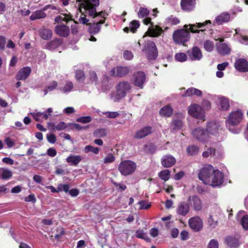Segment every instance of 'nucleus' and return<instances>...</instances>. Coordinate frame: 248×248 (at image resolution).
<instances>
[{"label": "nucleus", "mask_w": 248, "mask_h": 248, "mask_svg": "<svg viewBox=\"0 0 248 248\" xmlns=\"http://www.w3.org/2000/svg\"><path fill=\"white\" fill-rule=\"evenodd\" d=\"M211 21L210 20L205 21L203 23H196L194 24H189L184 25V29L177 30L174 31L172 35L174 42L177 44H184L188 41L190 38L189 31L187 27H189V31L192 33H199L201 31H204V30H198V28H202L208 24H211Z\"/></svg>", "instance_id": "obj_1"}, {"label": "nucleus", "mask_w": 248, "mask_h": 248, "mask_svg": "<svg viewBox=\"0 0 248 248\" xmlns=\"http://www.w3.org/2000/svg\"><path fill=\"white\" fill-rule=\"evenodd\" d=\"M99 5V0H86L83 3V8L86 11V14L91 17H101L106 18L108 14L105 11L97 13L96 8Z\"/></svg>", "instance_id": "obj_2"}, {"label": "nucleus", "mask_w": 248, "mask_h": 248, "mask_svg": "<svg viewBox=\"0 0 248 248\" xmlns=\"http://www.w3.org/2000/svg\"><path fill=\"white\" fill-rule=\"evenodd\" d=\"M243 114L241 110L238 109L230 113L226 120V126L229 130L233 133H238L235 129H232L230 126L238 124L242 120Z\"/></svg>", "instance_id": "obj_3"}, {"label": "nucleus", "mask_w": 248, "mask_h": 248, "mask_svg": "<svg viewBox=\"0 0 248 248\" xmlns=\"http://www.w3.org/2000/svg\"><path fill=\"white\" fill-rule=\"evenodd\" d=\"M137 168L136 163L130 160H125L120 162L118 170L123 176H127L133 173Z\"/></svg>", "instance_id": "obj_4"}, {"label": "nucleus", "mask_w": 248, "mask_h": 248, "mask_svg": "<svg viewBox=\"0 0 248 248\" xmlns=\"http://www.w3.org/2000/svg\"><path fill=\"white\" fill-rule=\"evenodd\" d=\"M116 92L114 97V101H118L125 96L131 90L130 83L125 81L119 82L116 86Z\"/></svg>", "instance_id": "obj_5"}, {"label": "nucleus", "mask_w": 248, "mask_h": 248, "mask_svg": "<svg viewBox=\"0 0 248 248\" xmlns=\"http://www.w3.org/2000/svg\"><path fill=\"white\" fill-rule=\"evenodd\" d=\"M214 168L211 165L205 164L199 170L198 178L204 184L207 185L209 182L210 178L214 173Z\"/></svg>", "instance_id": "obj_6"}, {"label": "nucleus", "mask_w": 248, "mask_h": 248, "mask_svg": "<svg viewBox=\"0 0 248 248\" xmlns=\"http://www.w3.org/2000/svg\"><path fill=\"white\" fill-rule=\"evenodd\" d=\"M142 51L149 60H155L158 56V51L155 43L151 41L145 42Z\"/></svg>", "instance_id": "obj_7"}, {"label": "nucleus", "mask_w": 248, "mask_h": 248, "mask_svg": "<svg viewBox=\"0 0 248 248\" xmlns=\"http://www.w3.org/2000/svg\"><path fill=\"white\" fill-rule=\"evenodd\" d=\"M224 174L218 170H214V173H212L210 178L209 182L207 185H210L212 187L220 186L224 181Z\"/></svg>", "instance_id": "obj_8"}, {"label": "nucleus", "mask_w": 248, "mask_h": 248, "mask_svg": "<svg viewBox=\"0 0 248 248\" xmlns=\"http://www.w3.org/2000/svg\"><path fill=\"white\" fill-rule=\"evenodd\" d=\"M192 134L195 139L203 143L209 141L210 138L207 129L205 130L204 129L200 127L194 129L192 132Z\"/></svg>", "instance_id": "obj_9"}, {"label": "nucleus", "mask_w": 248, "mask_h": 248, "mask_svg": "<svg viewBox=\"0 0 248 248\" xmlns=\"http://www.w3.org/2000/svg\"><path fill=\"white\" fill-rule=\"evenodd\" d=\"M188 113L193 117L199 119H203L204 112L201 106L197 104L190 105L188 109Z\"/></svg>", "instance_id": "obj_10"}, {"label": "nucleus", "mask_w": 248, "mask_h": 248, "mask_svg": "<svg viewBox=\"0 0 248 248\" xmlns=\"http://www.w3.org/2000/svg\"><path fill=\"white\" fill-rule=\"evenodd\" d=\"M188 224L190 228L195 232H198L202 228V221L198 216L190 218Z\"/></svg>", "instance_id": "obj_11"}, {"label": "nucleus", "mask_w": 248, "mask_h": 248, "mask_svg": "<svg viewBox=\"0 0 248 248\" xmlns=\"http://www.w3.org/2000/svg\"><path fill=\"white\" fill-rule=\"evenodd\" d=\"M188 201L196 211H201L202 209V203L201 199L196 195L190 196L188 198Z\"/></svg>", "instance_id": "obj_12"}, {"label": "nucleus", "mask_w": 248, "mask_h": 248, "mask_svg": "<svg viewBox=\"0 0 248 248\" xmlns=\"http://www.w3.org/2000/svg\"><path fill=\"white\" fill-rule=\"evenodd\" d=\"M176 211L178 216L185 217L190 211L189 204L185 202H180L176 208Z\"/></svg>", "instance_id": "obj_13"}, {"label": "nucleus", "mask_w": 248, "mask_h": 248, "mask_svg": "<svg viewBox=\"0 0 248 248\" xmlns=\"http://www.w3.org/2000/svg\"><path fill=\"white\" fill-rule=\"evenodd\" d=\"M52 108H50L47 109L46 112H32L30 114L33 117L34 119L37 122L41 121L42 119L47 120L49 115L52 112Z\"/></svg>", "instance_id": "obj_14"}, {"label": "nucleus", "mask_w": 248, "mask_h": 248, "mask_svg": "<svg viewBox=\"0 0 248 248\" xmlns=\"http://www.w3.org/2000/svg\"><path fill=\"white\" fill-rule=\"evenodd\" d=\"M220 42L216 44V48L218 53L221 55H226L230 53L231 48L226 43H223V39L219 40Z\"/></svg>", "instance_id": "obj_15"}, {"label": "nucleus", "mask_w": 248, "mask_h": 248, "mask_svg": "<svg viewBox=\"0 0 248 248\" xmlns=\"http://www.w3.org/2000/svg\"><path fill=\"white\" fill-rule=\"evenodd\" d=\"M146 76L143 72L139 71L134 75L133 81L135 86L140 88L143 87V85L145 81Z\"/></svg>", "instance_id": "obj_16"}, {"label": "nucleus", "mask_w": 248, "mask_h": 248, "mask_svg": "<svg viewBox=\"0 0 248 248\" xmlns=\"http://www.w3.org/2000/svg\"><path fill=\"white\" fill-rule=\"evenodd\" d=\"M96 19L94 20V23L93 25H91L90 27V31L91 33L95 34L98 33L100 30V25L102 24L105 22V19L106 18H102L101 17H93Z\"/></svg>", "instance_id": "obj_17"}, {"label": "nucleus", "mask_w": 248, "mask_h": 248, "mask_svg": "<svg viewBox=\"0 0 248 248\" xmlns=\"http://www.w3.org/2000/svg\"><path fill=\"white\" fill-rule=\"evenodd\" d=\"M206 129L210 137V135L216 136L221 131L219 124L214 122L209 123Z\"/></svg>", "instance_id": "obj_18"}, {"label": "nucleus", "mask_w": 248, "mask_h": 248, "mask_svg": "<svg viewBox=\"0 0 248 248\" xmlns=\"http://www.w3.org/2000/svg\"><path fill=\"white\" fill-rule=\"evenodd\" d=\"M187 54L192 61L200 60L202 57L201 50L197 46L193 47L191 51H188Z\"/></svg>", "instance_id": "obj_19"}, {"label": "nucleus", "mask_w": 248, "mask_h": 248, "mask_svg": "<svg viewBox=\"0 0 248 248\" xmlns=\"http://www.w3.org/2000/svg\"><path fill=\"white\" fill-rule=\"evenodd\" d=\"M235 68L239 71L246 72L248 71V62L243 59H239L234 63Z\"/></svg>", "instance_id": "obj_20"}, {"label": "nucleus", "mask_w": 248, "mask_h": 248, "mask_svg": "<svg viewBox=\"0 0 248 248\" xmlns=\"http://www.w3.org/2000/svg\"><path fill=\"white\" fill-rule=\"evenodd\" d=\"M31 69L29 67H25L21 68L16 76L17 80H25L30 75Z\"/></svg>", "instance_id": "obj_21"}, {"label": "nucleus", "mask_w": 248, "mask_h": 248, "mask_svg": "<svg viewBox=\"0 0 248 248\" xmlns=\"http://www.w3.org/2000/svg\"><path fill=\"white\" fill-rule=\"evenodd\" d=\"M128 72L127 67L118 66L113 68L110 71V74L113 76L123 77L126 75Z\"/></svg>", "instance_id": "obj_22"}, {"label": "nucleus", "mask_w": 248, "mask_h": 248, "mask_svg": "<svg viewBox=\"0 0 248 248\" xmlns=\"http://www.w3.org/2000/svg\"><path fill=\"white\" fill-rule=\"evenodd\" d=\"M230 18V15L227 13H223L217 16L213 22V26L221 25L224 23L227 22Z\"/></svg>", "instance_id": "obj_23"}, {"label": "nucleus", "mask_w": 248, "mask_h": 248, "mask_svg": "<svg viewBox=\"0 0 248 248\" xmlns=\"http://www.w3.org/2000/svg\"><path fill=\"white\" fill-rule=\"evenodd\" d=\"M152 132V128L151 126L144 127L138 130L135 135L134 137L138 139L143 138Z\"/></svg>", "instance_id": "obj_24"}, {"label": "nucleus", "mask_w": 248, "mask_h": 248, "mask_svg": "<svg viewBox=\"0 0 248 248\" xmlns=\"http://www.w3.org/2000/svg\"><path fill=\"white\" fill-rule=\"evenodd\" d=\"M161 162L163 167L169 168L175 164L176 159L171 155H166L162 158Z\"/></svg>", "instance_id": "obj_25"}, {"label": "nucleus", "mask_w": 248, "mask_h": 248, "mask_svg": "<svg viewBox=\"0 0 248 248\" xmlns=\"http://www.w3.org/2000/svg\"><path fill=\"white\" fill-rule=\"evenodd\" d=\"M55 32L59 35L62 37L67 36L70 32L68 27L63 24H60L55 27Z\"/></svg>", "instance_id": "obj_26"}, {"label": "nucleus", "mask_w": 248, "mask_h": 248, "mask_svg": "<svg viewBox=\"0 0 248 248\" xmlns=\"http://www.w3.org/2000/svg\"><path fill=\"white\" fill-rule=\"evenodd\" d=\"M195 0H181V5L182 9L186 11H190L194 9Z\"/></svg>", "instance_id": "obj_27"}, {"label": "nucleus", "mask_w": 248, "mask_h": 248, "mask_svg": "<svg viewBox=\"0 0 248 248\" xmlns=\"http://www.w3.org/2000/svg\"><path fill=\"white\" fill-rule=\"evenodd\" d=\"M152 24V23H151ZM163 30L158 26H154L152 25V27H149L147 32L149 35L152 37H157L161 35L162 33Z\"/></svg>", "instance_id": "obj_28"}, {"label": "nucleus", "mask_w": 248, "mask_h": 248, "mask_svg": "<svg viewBox=\"0 0 248 248\" xmlns=\"http://www.w3.org/2000/svg\"><path fill=\"white\" fill-rule=\"evenodd\" d=\"M202 95V92L196 88L191 87L188 88L185 93L182 95L183 97H189L192 95L201 96Z\"/></svg>", "instance_id": "obj_29"}, {"label": "nucleus", "mask_w": 248, "mask_h": 248, "mask_svg": "<svg viewBox=\"0 0 248 248\" xmlns=\"http://www.w3.org/2000/svg\"><path fill=\"white\" fill-rule=\"evenodd\" d=\"M82 159V156L80 155H70L66 158V161L69 165L76 166L81 161Z\"/></svg>", "instance_id": "obj_30"}, {"label": "nucleus", "mask_w": 248, "mask_h": 248, "mask_svg": "<svg viewBox=\"0 0 248 248\" xmlns=\"http://www.w3.org/2000/svg\"><path fill=\"white\" fill-rule=\"evenodd\" d=\"M62 44V40L61 39H55L46 43L45 47L49 50H54L60 46Z\"/></svg>", "instance_id": "obj_31"}, {"label": "nucleus", "mask_w": 248, "mask_h": 248, "mask_svg": "<svg viewBox=\"0 0 248 248\" xmlns=\"http://www.w3.org/2000/svg\"><path fill=\"white\" fill-rule=\"evenodd\" d=\"M39 33L40 37L44 40H49L52 36V31L46 28L40 29Z\"/></svg>", "instance_id": "obj_32"}, {"label": "nucleus", "mask_w": 248, "mask_h": 248, "mask_svg": "<svg viewBox=\"0 0 248 248\" xmlns=\"http://www.w3.org/2000/svg\"><path fill=\"white\" fill-rule=\"evenodd\" d=\"M225 241L227 245L231 248H236L239 246L238 239L232 236L226 237Z\"/></svg>", "instance_id": "obj_33"}, {"label": "nucleus", "mask_w": 248, "mask_h": 248, "mask_svg": "<svg viewBox=\"0 0 248 248\" xmlns=\"http://www.w3.org/2000/svg\"><path fill=\"white\" fill-rule=\"evenodd\" d=\"M139 27L140 22L137 20H133L130 22L129 27L124 28V31L125 32H128L130 30L132 32L134 33Z\"/></svg>", "instance_id": "obj_34"}, {"label": "nucleus", "mask_w": 248, "mask_h": 248, "mask_svg": "<svg viewBox=\"0 0 248 248\" xmlns=\"http://www.w3.org/2000/svg\"><path fill=\"white\" fill-rule=\"evenodd\" d=\"M218 99L220 109L222 110H228L230 107L229 100L224 97H219Z\"/></svg>", "instance_id": "obj_35"}, {"label": "nucleus", "mask_w": 248, "mask_h": 248, "mask_svg": "<svg viewBox=\"0 0 248 248\" xmlns=\"http://www.w3.org/2000/svg\"><path fill=\"white\" fill-rule=\"evenodd\" d=\"M46 16V14L42 10L35 11L30 16L31 20H35L37 19L45 18Z\"/></svg>", "instance_id": "obj_36"}, {"label": "nucleus", "mask_w": 248, "mask_h": 248, "mask_svg": "<svg viewBox=\"0 0 248 248\" xmlns=\"http://www.w3.org/2000/svg\"><path fill=\"white\" fill-rule=\"evenodd\" d=\"M173 112L172 108L169 106H167L162 108L159 111L160 114L163 116L170 117L171 115Z\"/></svg>", "instance_id": "obj_37"}, {"label": "nucleus", "mask_w": 248, "mask_h": 248, "mask_svg": "<svg viewBox=\"0 0 248 248\" xmlns=\"http://www.w3.org/2000/svg\"><path fill=\"white\" fill-rule=\"evenodd\" d=\"M12 176V172L9 170L5 168H0V178L8 179Z\"/></svg>", "instance_id": "obj_38"}, {"label": "nucleus", "mask_w": 248, "mask_h": 248, "mask_svg": "<svg viewBox=\"0 0 248 248\" xmlns=\"http://www.w3.org/2000/svg\"><path fill=\"white\" fill-rule=\"evenodd\" d=\"M183 125V123L180 120H175L174 119L172 120L171 125L170 128L172 130H178L182 128Z\"/></svg>", "instance_id": "obj_39"}, {"label": "nucleus", "mask_w": 248, "mask_h": 248, "mask_svg": "<svg viewBox=\"0 0 248 248\" xmlns=\"http://www.w3.org/2000/svg\"><path fill=\"white\" fill-rule=\"evenodd\" d=\"M73 88V84L70 81H66L65 84L63 87H60V90L63 93H67L72 91Z\"/></svg>", "instance_id": "obj_40"}, {"label": "nucleus", "mask_w": 248, "mask_h": 248, "mask_svg": "<svg viewBox=\"0 0 248 248\" xmlns=\"http://www.w3.org/2000/svg\"><path fill=\"white\" fill-rule=\"evenodd\" d=\"M71 20H72L71 16L66 14H61L55 18V21L58 23L62 21L67 22Z\"/></svg>", "instance_id": "obj_41"}, {"label": "nucleus", "mask_w": 248, "mask_h": 248, "mask_svg": "<svg viewBox=\"0 0 248 248\" xmlns=\"http://www.w3.org/2000/svg\"><path fill=\"white\" fill-rule=\"evenodd\" d=\"M202 155L204 158L208 157L209 156H215L216 157H218V155L216 154V150L214 148H208L207 151H204L202 153Z\"/></svg>", "instance_id": "obj_42"}, {"label": "nucleus", "mask_w": 248, "mask_h": 248, "mask_svg": "<svg viewBox=\"0 0 248 248\" xmlns=\"http://www.w3.org/2000/svg\"><path fill=\"white\" fill-rule=\"evenodd\" d=\"M199 151V148L195 145L188 146L186 148V152L189 155H194L198 154Z\"/></svg>", "instance_id": "obj_43"}, {"label": "nucleus", "mask_w": 248, "mask_h": 248, "mask_svg": "<svg viewBox=\"0 0 248 248\" xmlns=\"http://www.w3.org/2000/svg\"><path fill=\"white\" fill-rule=\"evenodd\" d=\"M203 47L207 51L211 52L214 48V43L212 41L206 40L204 42Z\"/></svg>", "instance_id": "obj_44"}, {"label": "nucleus", "mask_w": 248, "mask_h": 248, "mask_svg": "<svg viewBox=\"0 0 248 248\" xmlns=\"http://www.w3.org/2000/svg\"><path fill=\"white\" fill-rule=\"evenodd\" d=\"M48 125H51L53 130L60 131L64 129L66 127V124L63 122H61L57 125H55L53 123H48Z\"/></svg>", "instance_id": "obj_45"}, {"label": "nucleus", "mask_w": 248, "mask_h": 248, "mask_svg": "<svg viewBox=\"0 0 248 248\" xmlns=\"http://www.w3.org/2000/svg\"><path fill=\"white\" fill-rule=\"evenodd\" d=\"M170 171L169 170H165L159 172L158 176L162 180L166 181L170 177Z\"/></svg>", "instance_id": "obj_46"}, {"label": "nucleus", "mask_w": 248, "mask_h": 248, "mask_svg": "<svg viewBox=\"0 0 248 248\" xmlns=\"http://www.w3.org/2000/svg\"><path fill=\"white\" fill-rule=\"evenodd\" d=\"M58 87V83L56 81H53L49 83L46 89L44 90L45 94H46L48 92H51L56 89Z\"/></svg>", "instance_id": "obj_47"}, {"label": "nucleus", "mask_w": 248, "mask_h": 248, "mask_svg": "<svg viewBox=\"0 0 248 248\" xmlns=\"http://www.w3.org/2000/svg\"><path fill=\"white\" fill-rule=\"evenodd\" d=\"M84 152L86 154L92 152L94 154H97L99 152V149L98 147H94L91 145H87L84 147Z\"/></svg>", "instance_id": "obj_48"}, {"label": "nucleus", "mask_w": 248, "mask_h": 248, "mask_svg": "<svg viewBox=\"0 0 248 248\" xmlns=\"http://www.w3.org/2000/svg\"><path fill=\"white\" fill-rule=\"evenodd\" d=\"M175 60L180 62H184L187 60V55L183 52H180L176 53L175 55Z\"/></svg>", "instance_id": "obj_49"}, {"label": "nucleus", "mask_w": 248, "mask_h": 248, "mask_svg": "<svg viewBox=\"0 0 248 248\" xmlns=\"http://www.w3.org/2000/svg\"><path fill=\"white\" fill-rule=\"evenodd\" d=\"M241 224L245 230H248V215H244L240 219Z\"/></svg>", "instance_id": "obj_50"}, {"label": "nucleus", "mask_w": 248, "mask_h": 248, "mask_svg": "<svg viewBox=\"0 0 248 248\" xmlns=\"http://www.w3.org/2000/svg\"><path fill=\"white\" fill-rule=\"evenodd\" d=\"M149 14V11L146 8L140 7L138 12V16L139 17H146Z\"/></svg>", "instance_id": "obj_51"}, {"label": "nucleus", "mask_w": 248, "mask_h": 248, "mask_svg": "<svg viewBox=\"0 0 248 248\" xmlns=\"http://www.w3.org/2000/svg\"><path fill=\"white\" fill-rule=\"evenodd\" d=\"M75 77L76 79L79 82H82L84 81L85 78L84 73L81 70L77 71L76 72Z\"/></svg>", "instance_id": "obj_52"}, {"label": "nucleus", "mask_w": 248, "mask_h": 248, "mask_svg": "<svg viewBox=\"0 0 248 248\" xmlns=\"http://www.w3.org/2000/svg\"><path fill=\"white\" fill-rule=\"evenodd\" d=\"M92 121V118L89 116H84L78 118L77 119V122L78 123H81L83 124H87Z\"/></svg>", "instance_id": "obj_53"}, {"label": "nucleus", "mask_w": 248, "mask_h": 248, "mask_svg": "<svg viewBox=\"0 0 248 248\" xmlns=\"http://www.w3.org/2000/svg\"><path fill=\"white\" fill-rule=\"evenodd\" d=\"M115 156L112 154H108L106 157L104 158L103 162L104 164L111 163L114 161Z\"/></svg>", "instance_id": "obj_54"}, {"label": "nucleus", "mask_w": 248, "mask_h": 248, "mask_svg": "<svg viewBox=\"0 0 248 248\" xmlns=\"http://www.w3.org/2000/svg\"><path fill=\"white\" fill-rule=\"evenodd\" d=\"M218 221L214 220L212 216H210L208 218V224L211 228H215L217 225Z\"/></svg>", "instance_id": "obj_55"}, {"label": "nucleus", "mask_w": 248, "mask_h": 248, "mask_svg": "<svg viewBox=\"0 0 248 248\" xmlns=\"http://www.w3.org/2000/svg\"><path fill=\"white\" fill-rule=\"evenodd\" d=\"M167 21L168 24L170 25H177L179 23V20L176 17L170 16L167 19Z\"/></svg>", "instance_id": "obj_56"}, {"label": "nucleus", "mask_w": 248, "mask_h": 248, "mask_svg": "<svg viewBox=\"0 0 248 248\" xmlns=\"http://www.w3.org/2000/svg\"><path fill=\"white\" fill-rule=\"evenodd\" d=\"M136 236L146 240L147 239V234L142 230H138L136 231Z\"/></svg>", "instance_id": "obj_57"}, {"label": "nucleus", "mask_w": 248, "mask_h": 248, "mask_svg": "<svg viewBox=\"0 0 248 248\" xmlns=\"http://www.w3.org/2000/svg\"><path fill=\"white\" fill-rule=\"evenodd\" d=\"M70 186L68 184H59L58 185V191L59 192L61 191H64L65 192H68L69 191Z\"/></svg>", "instance_id": "obj_58"}, {"label": "nucleus", "mask_w": 248, "mask_h": 248, "mask_svg": "<svg viewBox=\"0 0 248 248\" xmlns=\"http://www.w3.org/2000/svg\"><path fill=\"white\" fill-rule=\"evenodd\" d=\"M89 80L91 83H96L97 81V77L95 72L90 71L89 73Z\"/></svg>", "instance_id": "obj_59"}, {"label": "nucleus", "mask_w": 248, "mask_h": 248, "mask_svg": "<svg viewBox=\"0 0 248 248\" xmlns=\"http://www.w3.org/2000/svg\"><path fill=\"white\" fill-rule=\"evenodd\" d=\"M138 204L140 205V209H148L151 207V203H149L144 201H140Z\"/></svg>", "instance_id": "obj_60"}, {"label": "nucleus", "mask_w": 248, "mask_h": 248, "mask_svg": "<svg viewBox=\"0 0 248 248\" xmlns=\"http://www.w3.org/2000/svg\"><path fill=\"white\" fill-rule=\"evenodd\" d=\"M77 18H78L80 23L83 24H86L89 21V19L86 18V16L82 13L80 14V16L79 18H78V16H77Z\"/></svg>", "instance_id": "obj_61"}, {"label": "nucleus", "mask_w": 248, "mask_h": 248, "mask_svg": "<svg viewBox=\"0 0 248 248\" xmlns=\"http://www.w3.org/2000/svg\"><path fill=\"white\" fill-rule=\"evenodd\" d=\"M94 134L96 137H103L106 135V131L105 129H99L94 132Z\"/></svg>", "instance_id": "obj_62"}, {"label": "nucleus", "mask_w": 248, "mask_h": 248, "mask_svg": "<svg viewBox=\"0 0 248 248\" xmlns=\"http://www.w3.org/2000/svg\"><path fill=\"white\" fill-rule=\"evenodd\" d=\"M124 58L127 60H131L133 58V54L130 51L126 50L123 54Z\"/></svg>", "instance_id": "obj_63"}, {"label": "nucleus", "mask_w": 248, "mask_h": 248, "mask_svg": "<svg viewBox=\"0 0 248 248\" xmlns=\"http://www.w3.org/2000/svg\"><path fill=\"white\" fill-rule=\"evenodd\" d=\"M208 248H218V243L217 240L212 239L208 244Z\"/></svg>", "instance_id": "obj_64"}]
</instances>
